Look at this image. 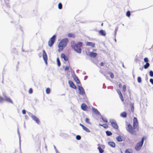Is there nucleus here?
Instances as JSON below:
<instances>
[{"instance_id":"f257e3e1","label":"nucleus","mask_w":153,"mask_h":153,"mask_svg":"<svg viewBox=\"0 0 153 153\" xmlns=\"http://www.w3.org/2000/svg\"><path fill=\"white\" fill-rule=\"evenodd\" d=\"M126 130L131 134L136 135H137V130L134 128L127 122H126Z\"/></svg>"},{"instance_id":"f03ea898","label":"nucleus","mask_w":153,"mask_h":153,"mask_svg":"<svg viewBox=\"0 0 153 153\" xmlns=\"http://www.w3.org/2000/svg\"><path fill=\"white\" fill-rule=\"evenodd\" d=\"M71 45L72 48L74 49L76 52L79 53H81V47L82 45V42H79L76 45H75L74 43V42H71Z\"/></svg>"},{"instance_id":"7ed1b4c3","label":"nucleus","mask_w":153,"mask_h":153,"mask_svg":"<svg viewBox=\"0 0 153 153\" xmlns=\"http://www.w3.org/2000/svg\"><path fill=\"white\" fill-rule=\"evenodd\" d=\"M68 41V39L67 38H65L61 41L58 45L59 49H58V51L59 52L62 51L63 48L66 47Z\"/></svg>"},{"instance_id":"20e7f679","label":"nucleus","mask_w":153,"mask_h":153,"mask_svg":"<svg viewBox=\"0 0 153 153\" xmlns=\"http://www.w3.org/2000/svg\"><path fill=\"white\" fill-rule=\"evenodd\" d=\"M144 140L143 137L141 141L137 144L135 147V149L136 150L138 151L140 150L143 144Z\"/></svg>"},{"instance_id":"39448f33","label":"nucleus","mask_w":153,"mask_h":153,"mask_svg":"<svg viewBox=\"0 0 153 153\" xmlns=\"http://www.w3.org/2000/svg\"><path fill=\"white\" fill-rule=\"evenodd\" d=\"M3 95L4 96V98H3L1 97L0 96V103H1L3 101L5 100L6 101L10 102L11 103H13L12 101L9 97H6L4 94H3Z\"/></svg>"},{"instance_id":"423d86ee","label":"nucleus","mask_w":153,"mask_h":153,"mask_svg":"<svg viewBox=\"0 0 153 153\" xmlns=\"http://www.w3.org/2000/svg\"><path fill=\"white\" fill-rule=\"evenodd\" d=\"M133 127L137 131H138L139 129L138 123L136 117H134L133 120Z\"/></svg>"},{"instance_id":"0eeeda50","label":"nucleus","mask_w":153,"mask_h":153,"mask_svg":"<svg viewBox=\"0 0 153 153\" xmlns=\"http://www.w3.org/2000/svg\"><path fill=\"white\" fill-rule=\"evenodd\" d=\"M56 36L54 35L50 39L48 42V46L50 47H52L53 45L55 42Z\"/></svg>"},{"instance_id":"6e6552de","label":"nucleus","mask_w":153,"mask_h":153,"mask_svg":"<svg viewBox=\"0 0 153 153\" xmlns=\"http://www.w3.org/2000/svg\"><path fill=\"white\" fill-rule=\"evenodd\" d=\"M110 121L112 126L113 127V128L116 129H118V126L117 125L115 120L113 119H111L110 120Z\"/></svg>"},{"instance_id":"1a4fd4ad","label":"nucleus","mask_w":153,"mask_h":153,"mask_svg":"<svg viewBox=\"0 0 153 153\" xmlns=\"http://www.w3.org/2000/svg\"><path fill=\"white\" fill-rule=\"evenodd\" d=\"M78 90L79 91V94L81 95H83L85 94V92L83 88L79 86H78Z\"/></svg>"},{"instance_id":"9d476101","label":"nucleus","mask_w":153,"mask_h":153,"mask_svg":"<svg viewBox=\"0 0 153 153\" xmlns=\"http://www.w3.org/2000/svg\"><path fill=\"white\" fill-rule=\"evenodd\" d=\"M42 56L44 61L46 64H47V54L44 50H43V51Z\"/></svg>"},{"instance_id":"9b49d317","label":"nucleus","mask_w":153,"mask_h":153,"mask_svg":"<svg viewBox=\"0 0 153 153\" xmlns=\"http://www.w3.org/2000/svg\"><path fill=\"white\" fill-rule=\"evenodd\" d=\"M68 83L70 86L71 88L75 89H76V86L71 81L69 80L68 81Z\"/></svg>"},{"instance_id":"f8f14e48","label":"nucleus","mask_w":153,"mask_h":153,"mask_svg":"<svg viewBox=\"0 0 153 153\" xmlns=\"http://www.w3.org/2000/svg\"><path fill=\"white\" fill-rule=\"evenodd\" d=\"M32 119L34 120L37 124H39L40 121L39 119L35 116H32Z\"/></svg>"},{"instance_id":"ddd939ff","label":"nucleus","mask_w":153,"mask_h":153,"mask_svg":"<svg viewBox=\"0 0 153 153\" xmlns=\"http://www.w3.org/2000/svg\"><path fill=\"white\" fill-rule=\"evenodd\" d=\"M117 91L119 95V97L122 101H123V98L120 91L119 89L117 90Z\"/></svg>"},{"instance_id":"4468645a","label":"nucleus","mask_w":153,"mask_h":153,"mask_svg":"<svg viewBox=\"0 0 153 153\" xmlns=\"http://www.w3.org/2000/svg\"><path fill=\"white\" fill-rule=\"evenodd\" d=\"M92 109L94 112L96 114L98 115L99 116L101 115V114L97 109L95 108H92Z\"/></svg>"},{"instance_id":"2eb2a0df","label":"nucleus","mask_w":153,"mask_h":153,"mask_svg":"<svg viewBox=\"0 0 153 153\" xmlns=\"http://www.w3.org/2000/svg\"><path fill=\"white\" fill-rule=\"evenodd\" d=\"M61 57L64 59V60L66 61L68 60V57L63 53H62L61 55Z\"/></svg>"},{"instance_id":"dca6fc26","label":"nucleus","mask_w":153,"mask_h":153,"mask_svg":"<svg viewBox=\"0 0 153 153\" xmlns=\"http://www.w3.org/2000/svg\"><path fill=\"white\" fill-rule=\"evenodd\" d=\"M86 45L88 46H91L92 47H94L95 46V44L92 42H87L86 43Z\"/></svg>"},{"instance_id":"f3484780","label":"nucleus","mask_w":153,"mask_h":153,"mask_svg":"<svg viewBox=\"0 0 153 153\" xmlns=\"http://www.w3.org/2000/svg\"><path fill=\"white\" fill-rule=\"evenodd\" d=\"M97 55V53H96L90 52L89 53V56L91 57L95 58Z\"/></svg>"},{"instance_id":"a211bd4d","label":"nucleus","mask_w":153,"mask_h":153,"mask_svg":"<svg viewBox=\"0 0 153 153\" xmlns=\"http://www.w3.org/2000/svg\"><path fill=\"white\" fill-rule=\"evenodd\" d=\"M100 34L103 36H105L106 35V33L105 32L102 30H100L99 31Z\"/></svg>"},{"instance_id":"6ab92c4d","label":"nucleus","mask_w":153,"mask_h":153,"mask_svg":"<svg viewBox=\"0 0 153 153\" xmlns=\"http://www.w3.org/2000/svg\"><path fill=\"white\" fill-rule=\"evenodd\" d=\"M87 106L85 103H83L81 105V108L84 111H86L87 108Z\"/></svg>"},{"instance_id":"aec40b11","label":"nucleus","mask_w":153,"mask_h":153,"mask_svg":"<svg viewBox=\"0 0 153 153\" xmlns=\"http://www.w3.org/2000/svg\"><path fill=\"white\" fill-rule=\"evenodd\" d=\"M108 144L110 146L112 147H114L115 146V144L113 142H108Z\"/></svg>"},{"instance_id":"412c9836","label":"nucleus","mask_w":153,"mask_h":153,"mask_svg":"<svg viewBox=\"0 0 153 153\" xmlns=\"http://www.w3.org/2000/svg\"><path fill=\"white\" fill-rule=\"evenodd\" d=\"M120 116L123 118H125L127 116V113L126 112H123L121 113Z\"/></svg>"},{"instance_id":"4be33fe9","label":"nucleus","mask_w":153,"mask_h":153,"mask_svg":"<svg viewBox=\"0 0 153 153\" xmlns=\"http://www.w3.org/2000/svg\"><path fill=\"white\" fill-rule=\"evenodd\" d=\"M123 137L121 136H119L116 138V140L118 142H121L123 141Z\"/></svg>"},{"instance_id":"5701e85b","label":"nucleus","mask_w":153,"mask_h":153,"mask_svg":"<svg viewBox=\"0 0 153 153\" xmlns=\"http://www.w3.org/2000/svg\"><path fill=\"white\" fill-rule=\"evenodd\" d=\"M74 79L76 81V83L78 84H79L80 83V82L78 78L76 76H75L74 77Z\"/></svg>"},{"instance_id":"b1692460","label":"nucleus","mask_w":153,"mask_h":153,"mask_svg":"<svg viewBox=\"0 0 153 153\" xmlns=\"http://www.w3.org/2000/svg\"><path fill=\"white\" fill-rule=\"evenodd\" d=\"M98 146H99L98 147V149L99 150V152L100 153H103L104 151L103 150L100 146L99 144H98Z\"/></svg>"},{"instance_id":"393cba45","label":"nucleus","mask_w":153,"mask_h":153,"mask_svg":"<svg viewBox=\"0 0 153 153\" xmlns=\"http://www.w3.org/2000/svg\"><path fill=\"white\" fill-rule=\"evenodd\" d=\"M150 66V64L149 63H146V64L144 65V68L145 69L147 68Z\"/></svg>"},{"instance_id":"a878e982","label":"nucleus","mask_w":153,"mask_h":153,"mask_svg":"<svg viewBox=\"0 0 153 153\" xmlns=\"http://www.w3.org/2000/svg\"><path fill=\"white\" fill-rule=\"evenodd\" d=\"M83 129L88 132H90V131L89 129L85 126H84V127L83 128Z\"/></svg>"},{"instance_id":"bb28decb","label":"nucleus","mask_w":153,"mask_h":153,"mask_svg":"<svg viewBox=\"0 0 153 153\" xmlns=\"http://www.w3.org/2000/svg\"><path fill=\"white\" fill-rule=\"evenodd\" d=\"M106 135L108 136H110L112 134V133L111 131H106Z\"/></svg>"},{"instance_id":"cd10ccee","label":"nucleus","mask_w":153,"mask_h":153,"mask_svg":"<svg viewBox=\"0 0 153 153\" xmlns=\"http://www.w3.org/2000/svg\"><path fill=\"white\" fill-rule=\"evenodd\" d=\"M118 26H116L115 27V30L114 31V37H116V36L117 34V31L118 30Z\"/></svg>"},{"instance_id":"c85d7f7f","label":"nucleus","mask_w":153,"mask_h":153,"mask_svg":"<svg viewBox=\"0 0 153 153\" xmlns=\"http://www.w3.org/2000/svg\"><path fill=\"white\" fill-rule=\"evenodd\" d=\"M130 105L131 106V110L132 112H133L134 110V104L133 103H131L130 104Z\"/></svg>"},{"instance_id":"c756f323","label":"nucleus","mask_w":153,"mask_h":153,"mask_svg":"<svg viewBox=\"0 0 153 153\" xmlns=\"http://www.w3.org/2000/svg\"><path fill=\"white\" fill-rule=\"evenodd\" d=\"M85 122L88 124H91V123L89 122V119L88 118H86L85 120Z\"/></svg>"},{"instance_id":"7c9ffc66","label":"nucleus","mask_w":153,"mask_h":153,"mask_svg":"<svg viewBox=\"0 0 153 153\" xmlns=\"http://www.w3.org/2000/svg\"><path fill=\"white\" fill-rule=\"evenodd\" d=\"M102 120L104 122L107 123L108 122V120L105 117H103L102 116L101 117Z\"/></svg>"},{"instance_id":"2f4dec72","label":"nucleus","mask_w":153,"mask_h":153,"mask_svg":"<svg viewBox=\"0 0 153 153\" xmlns=\"http://www.w3.org/2000/svg\"><path fill=\"white\" fill-rule=\"evenodd\" d=\"M46 92L47 94H48L50 92V89L49 88H47L46 90Z\"/></svg>"},{"instance_id":"473e14b6","label":"nucleus","mask_w":153,"mask_h":153,"mask_svg":"<svg viewBox=\"0 0 153 153\" xmlns=\"http://www.w3.org/2000/svg\"><path fill=\"white\" fill-rule=\"evenodd\" d=\"M58 7L59 9H61L62 8V4L61 3H59L58 4Z\"/></svg>"},{"instance_id":"72a5a7b5","label":"nucleus","mask_w":153,"mask_h":153,"mask_svg":"<svg viewBox=\"0 0 153 153\" xmlns=\"http://www.w3.org/2000/svg\"><path fill=\"white\" fill-rule=\"evenodd\" d=\"M57 65H58V66H59L61 64H60V60H59V58H57Z\"/></svg>"},{"instance_id":"f704fd0d","label":"nucleus","mask_w":153,"mask_h":153,"mask_svg":"<svg viewBox=\"0 0 153 153\" xmlns=\"http://www.w3.org/2000/svg\"><path fill=\"white\" fill-rule=\"evenodd\" d=\"M18 133L19 134V145H20V146H21V140H20V136L19 134V131L18 130Z\"/></svg>"},{"instance_id":"c9c22d12","label":"nucleus","mask_w":153,"mask_h":153,"mask_svg":"<svg viewBox=\"0 0 153 153\" xmlns=\"http://www.w3.org/2000/svg\"><path fill=\"white\" fill-rule=\"evenodd\" d=\"M130 151H131V149H126L125 151V153H131L130 152Z\"/></svg>"},{"instance_id":"e433bc0d","label":"nucleus","mask_w":153,"mask_h":153,"mask_svg":"<svg viewBox=\"0 0 153 153\" xmlns=\"http://www.w3.org/2000/svg\"><path fill=\"white\" fill-rule=\"evenodd\" d=\"M149 75L151 77H153V71H150Z\"/></svg>"},{"instance_id":"4c0bfd02","label":"nucleus","mask_w":153,"mask_h":153,"mask_svg":"<svg viewBox=\"0 0 153 153\" xmlns=\"http://www.w3.org/2000/svg\"><path fill=\"white\" fill-rule=\"evenodd\" d=\"M76 139L77 140H79L81 139V137L80 135H77L76 136Z\"/></svg>"},{"instance_id":"58836bf2","label":"nucleus","mask_w":153,"mask_h":153,"mask_svg":"<svg viewBox=\"0 0 153 153\" xmlns=\"http://www.w3.org/2000/svg\"><path fill=\"white\" fill-rule=\"evenodd\" d=\"M126 16L129 17L130 16V12L129 11H127V12H126Z\"/></svg>"},{"instance_id":"ea45409f","label":"nucleus","mask_w":153,"mask_h":153,"mask_svg":"<svg viewBox=\"0 0 153 153\" xmlns=\"http://www.w3.org/2000/svg\"><path fill=\"white\" fill-rule=\"evenodd\" d=\"M137 81L139 83H140L141 82V79L140 77L139 76L138 77Z\"/></svg>"},{"instance_id":"a19ab883","label":"nucleus","mask_w":153,"mask_h":153,"mask_svg":"<svg viewBox=\"0 0 153 153\" xmlns=\"http://www.w3.org/2000/svg\"><path fill=\"white\" fill-rule=\"evenodd\" d=\"M144 61L146 63H148V62L149 61L147 57H146L144 59Z\"/></svg>"},{"instance_id":"79ce46f5","label":"nucleus","mask_w":153,"mask_h":153,"mask_svg":"<svg viewBox=\"0 0 153 153\" xmlns=\"http://www.w3.org/2000/svg\"><path fill=\"white\" fill-rule=\"evenodd\" d=\"M74 36V34L72 33H69L68 35V36L69 37H72Z\"/></svg>"},{"instance_id":"37998d69","label":"nucleus","mask_w":153,"mask_h":153,"mask_svg":"<svg viewBox=\"0 0 153 153\" xmlns=\"http://www.w3.org/2000/svg\"><path fill=\"white\" fill-rule=\"evenodd\" d=\"M123 91L125 92L126 90V86L125 85L123 86Z\"/></svg>"},{"instance_id":"c03bdc74","label":"nucleus","mask_w":153,"mask_h":153,"mask_svg":"<svg viewBox=\"0 0 153 153\" xmlns=\"http://www.w3.org/2000/svg\"><path fill=\"white\" fill-rule=\"evenodd\" d=\"M33 92V90L31 88H30L29 91V93L30 94H31Z\"/></svg>"},{"instance_id":"a18cd8bd","label":"nucleus","mask_w":153,"mask_h":153,"mask_svg":"<svg viewBox=\"0 0 153 153\" xmlns=\"http://www.w3.org/2000/svg\"><path fill=\"white\" fill-rule=\"evenodd\" d=\"M110 75L111 77V78H113L114 77V75L113 74V73H110Z\"/></svg>"},{"instance_id":"49530a36","label":"nucleus","mask_w":153,"mask_h":153,"mask_svg":"<svg viewBox=\"0 0 153 153\" xmlns=\"http://www.w3.org/2000/svg\"><path fill=\"white\" fill-rule=\"evenodd\" d=\"M150 82L152 85H153V79L152 78L150 79Z\"/></svg>"},{"instance_id":"de8ad7c7","label":"nucleus","mask_w":153,"mask_h":153,"mask_svg":"<svg viewBox=\"0 0 153 153\" xmlns=\"http://www.w3.org/2000/svg\"><path fill=\"white\" fill-rule=\"evenodd\" d=\"M68 69L69 67L68 66H66L65 68V71H67L68 70Z\"/></svg>"},{"instance_id":"09e8293b","label":"nucleus","mask_w":153,"mask_h":153,"mask_svg":"<svg viewBox=\"0 0 153 153\" xmlns=\"http://www.w3.org/2000/svg\"><path fill=\"white\" fill-rule=\"evenodd\" d=\"M26 111L25 110H23L22 111V113L23 114H26Z\"/></svg>"},{"instance_id":"8fccbe9b","label":"nucleus","mask_w":153,"mask_h":153,"mask_svg":"<svg viewBox=\"0 0 153 153\" xmlns=\"http://www.w3.org/2000/svg\"><path fill=\"white\" fill-rule=\"evenodd\" d=\"M28 114L29 115L32 117V116H33V114L30 112L28 113Z\"/></svg>"},{"instance_id":"3c124183","label":"nucleus","mask_w":153,"mask_h":153,"mask_svg":"<svg viewBox=\"0 0 153 153\" xmlns=\"http://www.w3.org/2000/svg\"><path fill=\"white\" fill-rule=\"evenodd\" d=\"M79 125H80V126H82V128H83L84 127V126H84V125H83L82 124H81V123L79 124Z\"/></svg>"},{"instance_id":"603ef678","label":"nucleus","mask_w":153,"mask_h":153,"mask_svg":"<svg viewBox=\"0 0 153 153\" xmlns=\"http://www.w3.org/2000/svg\"><path fill=\"white\" fill-rule=\"evenodd\" d=\"M101 66H103L104 65V63L102 62L101 63Z\"/></svg>"},{"instance_id":"864d4df0","label":"nucleus","mask_w":153,"mask_h":153,"mask_svg":"<svg viewBox=\"0 0 153 153\" xmlns=\"http://www.w3.org/2000/svg\"><path fill=\"white\" fill-rule=\"evenodd\" d=\"M45 148L46 149V150L47 151V146L46 145H45Z\"/></svg>"},{"instance_id":"5fc2aeb1","label":"nucleus","mask_w":153,"mask_h":153,"mask_svg":"<svg viewBox=\"0 0 153 153\" xmlns=\"http://www.w3.org/2000/svg\"><path fill=\"white\" fill-rule=\"evenodd\" d=\"M87 77V76H85V77H84V80H86V79Z\"/></svg>"},{"instance_id":"6e6d98bb","label":"nucleus","mask_w":153,"mask_h":153,"mask_svg":"<svg viewBox=\"0 0 153 153\" xmlns=\"http://www.w3.org/2000/svg\"><path fill=\"white\" fill-rule=\"evenodd\" d=\"M119 86L120 87H121V85L120 84H119Z\"/></svg>"},{"instance_id":"4d7b16f0","label":"nucleus","mask_w":153,"mask_h":153,"mask_svg":"<svg viewBox=\"0 0 153 153\" xmlns=\"http://www.w3.org/2000/svg\"><path fill=\"white\" fill-rule=\"evenodd\" d=\"M114 40L115 42H116V39L115 37V39H114Z\"/></svg>"},{"instance_id":"13d9d810","label":"nucleus","mask_w":153,"mask_h":153,"mask_svg":"<svg viewBox=\"0 0 153 153\" xmlns=\"http://www.w3.org/2000/svg\"><path fill=\"white\" fill-rule=\"evenodd\" d=\"M143 68H140V69L141 70H143Z\"/></svg>"},{"instance_id":"bf43d9fd","label":"nucleus","mask_w":153,"mask_h":153,"mask_svg":"<svg viewBox=\"0 0 153 153\" xmlns=\"http://www.w3.org/2000/svg\"><path fill=\"white\" fill-rule=\"evenodd\" d=\"M54 148L55 149H56V148L55 146H54Z\"/></svg>"},{"instance_id":"052dcab7","label":"nucleus","mask_w":153,"mask_h":153,"mask_svg":"<svg viewBox=\"0 0 153 153\" xmlns=\"http://www.w3.org/2000/svg\"><path fill=\"white\" fill-rule=\"evenodd\" d=\"M55 150H56V152H57V151H58L57 149H56Z\"/></svg>"},{"instance_id":"680f3d73","label":"nucleus","mask_w":153,"mask_h":153,"mask_svg":"<svg viewBox=\"0 0 153 153\" xmlns=\"http://www.w3.org/2000/svg\"><path fill=\"white\" fill-rule=\"evenodd\" d=\"M103 23H102V24H101V26H102V25H103Z\"/></svg>"},{"instance_id":"e2e57ef3","label":"nucleus","mask_w":153,"mask_h":153,"mask_svg":"<svg viewBox=\"0 0 153 153\" xmlns=\"http://www.w3.org/2000/svg\"><path fill=\"white\" fill-rule=\"evenodd\" d=\"M148 78V77H147V78H146V79H147Z\"/></svg>"},{"instance_id":"0e129e2a","label":"nucleus","mask_w":153,"mask_h":153,"mask_svg":"<svg viewBox=\"0 0 153 153\" xmlns=\"http://www.w3.org/2000/svg\"><path fill=\"white\" fill-rule=\"evenodd\" d=\"M148 78V77H147V78H146V79H147Z\"/></svg>"},{"instance_id":"69168bd1","label":"nucleus","mask_w":153,"mask_h":153,"mask_svg":"<svg viewBox=\"0 0 153 153\" xmlns=\"http://www.w3.org/2000/svg\"><path fill=\"white\" fill-rule=\"evenodd\" d=\"M123 67L124 66L123 65Z\"/></svg>"}]
</instances>
